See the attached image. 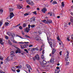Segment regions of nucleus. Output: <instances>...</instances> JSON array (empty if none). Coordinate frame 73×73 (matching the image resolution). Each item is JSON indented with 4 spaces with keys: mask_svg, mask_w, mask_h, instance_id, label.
Segmentation results:
<instances>
[{
    "mask_svg": "<svg viewBox=\"0 0 73 73\" xmlns=\"http://www.w3.org/2000/svg\"><path fill=\"white\" fill-rule=\"evenodd\" d=\"M31 27V25H28V28L26 27L25 29H24V31L25 32H27L28 33L30 31V28Z\"/></svg>",
    "mask_w": 73,
    "mask_h": 73,
    "instance_id": "nucleus-1",
    "label": "nucleus"
},
{
    "mask_svg": "<svg viewBox=\"0 0 73 73\" xmlns=\"http://www.w3.org/2000/svg\"><path fill=\"white\" fill-rule=\"evenodd\" d=\"M33 39L35 40H36V41H40V40H41V38L40 37H39L38 36L34 37Z\"/></svg>",
    "mask_w": 73,
    "mask_h": 73,
    "instance_id": "nucleus-2",
    "label": "nucleus"
},
{
    "mask_svg": "<svg viewBox=\"0 0 73 73\" xmlns=\"http://www.w3.org/2000/svg\"><path fill=\"white\" fill-rule=\"evenodd\" d=\"M46 61L45 60H43V62L41 63V65L43 66L44 65H46Z\"/></svg>",
    "mask_w": 73,
    "mask_h": 73,
    "instance_id": "nucleus-3",
    "label": "nucleus"
},
{
    "mask_svg": "<svg viewBox=\"0 0 73 73\" xmlns=\"http://www.w3.org/2000/svg\"><path fill=\"white\" fill-rule=\"evenodd\" d=\"M10 14V19H12L14 16V14L13 12L11 13Z\"/></svg>",
    "mask_w": 73,
    "mask_h": 73,
    "instance_id": "nucleus-4",
    "label": "nucleus"
},
{
    "mask_svg": "<svg viewBox=\"0 0 73 73\" xmlns=\"http://www.w3.org/2000/svg\"><path fill=\"white\" fill-rule=\"evenodd\" d=\"M46 9L45 8H43V9L41 11L44 13H45V12L46 11Z\"/></svg>",
    "mask_w": 73,
    "mask_h": 73,
    "instance_id": "nucleus-5",
    "label": "nucleus"
},
{
    "mask_svg": "<svg viewBox=\"0 0 73 73\" xmlns=\"http://www.w3.org/2000/svg\"><path fill=\"white\" fill-rule=\"evenodd\" d=\"M23 47L22 45L20 46V47L21 49H24V48H27V45H24L23 46Z\"/></svg>",
    "mask_w": 73,
    "mask_h": 73,
    "instance_id": "nucleus-6",
    "label": "nucleus"
},
{
    "mask_svg": "<svg viewBox=\"0 0 73 73\" xmlns=\"http://www.w3.org/2000/svg\"><path fill=\"white\" fill-rule=\"evenodd\" d=\"M17 49H18V50H17L16 51V53H20V48H19L17 47Z\"/></svg>",
    "mask_w": 73,
    "mask_h": 73,
    "instance_id": "nucleus-7",
    "label": "nucleus"
},
{
    "mask_svg": "<svg viewBox=\"0 0 73 73\" xmlns=\"http://www.w3.org/2000/svg\"><path fill=\"white\" fill-rule=\"evenodd\" d=\"M12 60V57H11V58H10V57H8L6 59V61H11Z\"/></svg>",
    "mask_w": 73,
    "mask_h": 73,
    "instance_id": "nucleus-8",
    "label": "nucleus"
},
{
    "mask_svg": "<svg viewBox=\"0 0 73 73\" xmlns=\"http://www.w3.org/2000/svg\"><path fill=\"white\" fill-rule=\"evenodd\" d=\"M37 60H40V57L38 55H36V56L35 57Z\"/></svg>",
    "mask_w": 73,
    "mask_h": 73,
    "instance_id": "nucleus-9",
    "label": "nucleus"
},
{
    "mask_svg": "<svg viewBox=\"0 0 73 73\" xmlns=\"http://www.w3.org/2000/svg\"><path fill=\"white\" fill-rule=\"evenodd\" d=\"M48 43L50 44L51 48H52V49H53V45H52V42H49Z\"/></svg>",
    "mask_w": 73,
    "mask_h": 73,
    "instance_id": "nucleus-10",
    "label": "nucleus"
},
{
    "mask_svg": "<svg viewBox=\"0 0 73 73\" xmlns=\"http://www.w3.org/2000/svg\"><path fill=\"white\" fill-rule=\"evenodd\" d=\"M27 68L29 69H32V68H31V67L30 65H29L27 64Z\"/></svg>",
    "mask_w": 73,
    "mask_h": 73,
    "instance_id": "nucleus-11",
    "label": "nucleus"
},
{
    "mask_svg": "<svg viewBox=\"0 0 73 73\" xmlns=\"http://www.w3.org/2000/svg\"><path fill=\"white\" fill-rule=\"evenodd\" d=\"M12 71L13 72H16V68H15L14 67H13L11 68V69Z\"/></svg>",
    "mask_w": 73,
    "mask_h": 73,
    "instance_id": "nucleus-12",
    "label": "nucleus"
},
{
    "mask_svg": "<svg viewBox=\"0 0 73 73\" xmlns=\"http://www.w3.org/2000/svg\"><path fill=\"white\" fill-rule=\"evenodd\" d=\"M27 2L28 4L29 5V4L31 3V2L32 1L31 0H27Z\"/></svg>",
    "mask_w": 73,
    "mask_h": 73,
    "instance_id": "nucleus-13",
    "label": "nucleus"
},
{
    "mask_svg": "<svg viewBox=\"0 0 73 73\" xmlns=\"http://www.w3.org/2000/svg\"><path fill=\"white\" fill-rule=\"evenodd\" d=\"M68 58H69V57H67L66 56V57L65 58V61H68L69 60Z\"/></svg>",
    "mask_w": 73,
    "mask_h": 73,
    "instance_id": "nucleus-14",
    "label": "nucleus"
},
{
    "mask_svg": "<svg viewBox=\"0 0 73 73\" xmlns=\"http://www.w3.org/2000/svg\"><path fill=\"white\" fill-rule=\"evenodd\" d=\"M50 62H52V63H53V62H54V59L53 58H51L50 59Z\"/></svg>",
    "mask_w": 73,
    "mask_h": 73,
    "instance_id": "nucleus-15",
    "label": "nucleus"
},
{
    "mask_svg": "<svg viewBox=\"0 0 73 73\" xmlns=\"http://www.w3.org/2000/svg\"><path fill=\"white\" fill-rule=\"evenodd\" d=\"M3 59L4 57H3L2 56L0 55V60H1L2 61H3Z\"/></svg>",
    "mask_w": 73,
    "mask_h": 73,
    "instance_id": "nucleus-16",
    "label": "nucleus"
},
{
    "mask_svg": "<svg viewBox=\"0 0 73 73\" xmlns=\"http://www.w3.org/2000/svg\"><path fill=\"white\" fill-rule=\"evenodd\" d=\"M34 4L35 3L32 1L31 2V3L29 4V5H31V6H33V5H34Z\"/></svg>",
    "mask_w": 73,
    "mask_h": 73,
    "instance_id": "nucleus-17",
    "label": "nucleus"
},
{
    "mask_svg": "<svg viewBox=\"0 0 73 73\" xmlns=\"http://www.w3.org/2000/svg\"><path fill=\"white\" fill-rule=\"evenodd\" d=\"M56 52V49H53L52 52V54H54V53H55V52Z\"/></svg>",
    "mask_w": 73,
    "mask_h": 73,
    "instance_id": "nucleus-18",
    "label": "nucleus"
},
{
    "mask_svg": "<svg viewBox=\"0 0 73 73\" xmlns=\"http://www.w3.org/2000/svg\"><path fill=\"white\" fill-rule=\"evenodd\" d=\"M13 11V8H11L9 9V11L10 12H12Z\"/></svg>",
    "mask_w": 73,
    "mask_h": 73,
    "instance_id": "nucleus-19",
    "label": "nucleus"
},
{
    "mask_svg": "<svg viewBox=\"0 0 73 73\" xmlns=\"http://www.w3.org/2000/svg\"><path fill=\"white\" fill-rule=\"evenodd\" d=\"M47 21L49 24H51L52 23V20H47Z\"/></svg>",
    "mask_w": 73,
    "mask_h": 73,
    "instance_id": "nucleus-20",
    "label": "nucleus"
},
{
    "mask_svg": "<svg viewBox=\"0 0 73 73\" xmlns=\"http://www.w3.org/2000/svg\"><path fill=\"white\" fill-rule=\"evenodd\" d=\"M59 45H63V43H62V42L61 40H60L59 41Z\"/></svg>",
    "mask_w": 73,
    "mask_h": 73,
    "instance_id": "nucleus-21",
    "label": "nucleus"
},
{
    "mask_svg": "<svg viewBox=\"0 0 73 73\" xmlns=\"http://www.w3.org/2000/svg\"><path fill=\"white\" fill-rule=\"evenodd\" d=\"M7 34L8 35H9V36H11V33H10V32H7Z\"/></svg>",
    "mask_w": 73,
    "mask_h": 73,
    "instance_id": "nucleus-22",
    "label": "nucleus"
},
{
    "mask_svg": "<svg viewBox=\"0 0 73 73\" xmlns=\"http://www.w3.org/2000/svg\"><path fill=\"white\" fill-rule=\"evenodd\" d=\"M37 12L36 11H35L34 12H32V13H33V15H37Z\"/></svg>",
    "mask_w": 73,
    "mask_h": 73,
    "instance_id": "nucleus-23",
    "label": "nucleus"
},
{
    "mask_svg": "<svg viewBox=\"0 0 73 73\" xmlns=\"http://www.w3.org/2000/svg\"><path fill=\"white\" fill-rule=\"evenodd\" d=\"M43 22L45 23V24H46L48 23V22H47V21H46V20H44V21H43Z\"/></svg>",
    "mask_w": 73,
    "mask_h": 73,
    "instance_id": "nucleus-24",
    "label": "nucleus"
},
{
    "mask_svg": "<svg viewBox=\"0 0 73 73\" xmlns=\"http://www.w3.org/2000/svg\"><path fill=\"white\" fill-rule=\"evenodd\" d=\"M69 52L68 51H67V55L66 56L67 57H69Z\"/></svg>",
    "mask_w": 73,
    "mask_h": 73,
    "instance_id": "nucleus-25",
    "label": "nucleus"
},
{
    "mask_svg": "<svg viewBox=\"0 0 73 73\" xmlns=\"http://www.w3.org/2000/svg\"><path fill=\"white\" fill-rule=\"evenodd\" d=\"M28 15H29V13H26L24 14L25 16H28Z\"/></svg>",
    "mask_w": 73,
    "mask_h": 73,
    "instance_id": "nucleus-26",
    "label": "nucleus"
},
{
    "mask_svg": "<svg viewBox=\"0 0 73 73\" xmlns=\"http://www.w3.org/2000/svg\"><path fill=\"white\" fill-rule=\"evenodd\" d=\"M69 62H66V66H68L69 65Z\"/></svg>",
    "mask_w": 73,
    "mask_h": 73,
    "instance_id": "nucleus-27",
    "label": "nucleus"
},
{
    "mask_svg": "<svg viewBox=\"0 0 73 73\" xmlns=\"http://www.w3.org/2000/svg\"><path fill=\"white\" fill-rule=\"evenodd\" d=\"M53 4H57V2L56 1H53L52 3Z\"/></svg>",
    "mask_w": 73,
    "mask_h": 73,
    "instance_id": "nucleus-28",
    "label": "nucleus"
},
{
    "mask_svg": "<svg viewBox=\"0 0 73 73\" xmlns=\"http://www.w3.org/2000/svg\"><path fill=\"white\" fill-rule=\"evenodd\" d=\"M55 73H58V70H56L55 71Z\"/></svg>",
    "mask_w": 73,
    "mask_h": 73,
    "instance_id": "nucleus-29",
    "label": "nucleus"
},
{
    "mask_svg": "<svg viewBox=\"0 0 73 73\" xmlns=\"http://www.w3.org/2000/svg\"><path fill=\"white\" fill-rule=\"evenodd\" d=\"M17 8H19V9H21V8H22V7L20 5H18Z\"/></svg>",
    "mask_w": 73,
    "mask_h": 73,
    "instance_id": "nucleus-30",
    "label": "nucleus"
},
{
    "mask_svg": "<svg viewBox=\"0 0 73 73\" xmlns=\"http://www.w3.org/2000/svg\"><path fill=\"white\" fill-rule=\"evenodd\" d=\"M70 20H71V22H72V23H73V17H71V18L70 19Z\"/></svg>",
    "mask_w": 73,
    "mask_h": 73,
    "instance_id": "nucleus-31",
    "label": "nucleus"
},
{
    "mask_svg": "<svg viewBox=\"0 0 73 73\" xmlns=\"http://www.w3.org/2000/svg\"><path fill=\"white\" fill-rule=\"evenodd\" d=\"M11 35L13 37H15V34L14 33H11Z\"/></svg>",
    "mask_w": 73,
    "mask_h": 73,
    "instance_id": "nucleus-32",
    "label": "nucleus"
},
{
    "mask_svg": "<svg viewBox=\"0 0 73 73\" xmlns=\"http://www.w3.org/2000/svg\"><path fill=\"white\" fill-rule=\"evenodd\" d=\"M57 39L58 40V41H60V37H59V36L57 37Z\"/></svg>",
    "mask_w": 73,
    "mask_h": 73,
    "instance_id": "nucleus-33",
    "label": "nucleus"
},
{
    "mask_svg": "<svg viewBox=\"0 0 73 73\" xmlns=\"http://www.w3.org/2000/svg\"><path fill=\"white\" fill-rule=\"evenodd\" d=\"M8 44H10V45H11L12 44L11 43V41H10V40H9L8 41Z\"/></svg>",
    "mask_w": 73,
    "mask_h": 73,
    "instance_id": "nucleus-34",
    "label": "nucleus"
},
{
    "mask_svg": "<svg viewBox=\"0 0 73 73\" xmlns=\"http://www.w3.org/2000/svg\"><path fill=\"white\" fill-rule=\"evenodd\" d=\"M23 27H25L27 26L26 24L25 23H24L23 25Z\"/></svg>",
    "mask_w": 73,
    "mask_h": 73,
    "instance_id": "nucleus-35",
    "label": "nucleus"
},
{
    "mask_svg": "<svg viewBox=\"0 0 73 73\" xmlns=\"http://www.w3.org/2000/svg\"><path fill=\"white\" fill-rule=\"evenodd\" d=\"M21 68H22L21 66H18V69H21Z\"/></svg>",
    "mask_w": 73,
    "mask_h": 73,
    "instance_id": "nucleus-36",
    "label": "nucleus"
},
{
    "mask_svg": "<svg viewBox=\"0 0 73 73\" xmlns=\"http://www.w3.org/2000/svg\"><path fill=\"white\" fill-rule=\"evenodd\" d=\"M35 27V25H32L31 26V28H34Z\"/></svg>",
    "mask_w": 73,
    "mask_h": 73,
    "instance_id": "nucleus-37",
    "label": "nucleus"
},
{
    "mask_svg": "<svg viewBox=\"0 0 73 73\" xmlns=\"http://www.w3.org/2000/svg\"><path fill=\"white\" fill-rule=\"evenodd\" d=\"M62 6L63 7V6H64V5H65V4H64V2H62Z\"/></svg>",
    "mask_w": 73,
    "mask_h": 73,
    "instance_id": "nucleus-38",
    "label": "nucleus"
},
{
    "mask_svg": "<svg viewBox=\"0 0 73 73\" xmlns=\"http://www.w3.org/2000/svg\"><path fill=\"white\" fill-rule=\"evenodd\" d=\"M16 71H17V73H19V72H20V70L19 69H18L16 70Z\"/></svg>",
    "mask_w": 73,
    "mask_h": 73,
    "instance_id": "nucleus-39",
    "label": "nucleus"
},
{
    "mask_svg": "<svg viewBox=\"0 0 73 73\" xmlns=\"http://www.w3.org/2000/svg\"><path fill=\"white\" fill-rule=\"evenodd\" d=\"M31 20H32V21H35V18L33 17L32 19Z\"/></svg>",
    "mask_w": 73,
    "mask_h": 73,
    "instance_id": "nucleus-40",
    "label": "nucleus"
},
{
    "mask_svg": "<svg viewBox=\"0 0 73 73\" xmlns=\"http://www.w3.org/2000/svg\"><path fill=\"white\" fill-rule=\"evenodd\" d=\"M3 22L1 21H0V27L1 26V25L2 24Z\"/></svg>",
    "mask_w": 73,
    "mask_h": 73,
    "instance_id": "nucleus-41",
    "label": "nucleus"
},
{
    "mask_svg": "<svg viewBox=\"0 0 73 73\" xmlns=\"http://www.w3.org/2000/svg\"><path fill=\"white\" fill-rule=\"evenodd\" d=\"M5 38L6 39H8V38H9L8 36H5Z\"/></svg>",
    "mask_w": 73,
    "mask_h": 73,
    "instance_id": "nucleus-42",
    "label": "nucleus"
},
{
    "mask_svg": "<svg viewBox=\"0 0 73 73\" xmlns=\"http://www.w3.org/2000/svg\"><path fill=\"white\" fill-rule=\"evenodd\" d=\"M14 53V52H11L10 55H13Z\"/></svg>",
    "mask_w": 73,
    "mask_h": 73,
    "instance_id": "nucleus-43",
    "label": "nucleus"
},
{
    "mask_svg": "<svg viewBox=\"0 0 73 73\" xmlns=\"http://www.w3.org/2000/svg\"><path fill=\"white\" fill-rule=\"evenodd\" d=\"M19 29H21V30L22 29H23V28L22 27V26H20L19 27Z\"/></svg>",
    "mask_w": 73,
    "mask_h": 73,
    "instance_id": "nucleus-44",
    "label": "nucleus"
},
{
    "mask_svg": "<svg viewBox=\"0 0 73 73\" xmlns=\"http://www.w3.org/2000/svg\"><path fill=\"white\" fill-rule=\"evenodd\" d=\"M24 50H25V51L26 52V53H28V50H27V49H25Z\"/></svg>",
    "mask_w": 73,
    "mask_h": 73,
    "instance_id": "nucleus-45",
    "label": "nucleus"
},
{
    "mask_svg": "<svg viewBox=\"0 0 73 73\" xmlns=\"http://www.w3.org/2000/svg\"><path fill=\"white\" fill-rule=\"evenodd\" d=\"M8 24H9V23L8 22H6L5 23V25H8Z\"/></svg>",
    "mask_w": 73,
    "mask_h": 73,
    "instance_id": "nucleus-46",
    "label": "nucleus"
},
{
    "mask_svg": "<svg viewBox=\"0 0 73 73\" xmlns=\"http://www.w3.org/2000/svg\"><path fill=\"white\" fill-rule=\"evenodd\" d=\"M25 37H26L27 38H30V37L28 36V35H25Z\"/></svg>",
    "mask_w": 73,
    "mask_h": 73,
    "instance_id": "nucleus-47",
    "label": "nucleus"
},
{
    "mask_svg": "<svg viewBox=\"0 0 73 73\" xmlns=\"http://www.w3.org/2000/svg\"><path fill=\"white\" fill-rule=\"evenodd\" d=\"M32 48H30L28 49V50H29L30 51H32Z\"/></svg>",
    "mask_w": 73,
    "mask_h": 73,
    "instance_id": "nucleus-48",
    "label": "nucleus"
},
{
    "mask_svg": "<svg viewBox=\"0 0 73 73\" xmlns=\"http://www.w3.org/2000/svg\"><path fill=\"white\" fill-rule=\"evenodd\" d=\"M21 24H18L16 26H15L14 27H18V26H20L21 25Z\"/></svg>",
    "mask_w": 73,
    "mask_h": 73,
    "instance_id": "nucleus-49",
    "label": "nucleus"
},
{
    "mask_svg": "<svg viewBox=\"0 0 73 73\" xmlns=\"http://www.w3.org/2000/svg\"><path fill=\"white\" fill-rule=\"evenodd\" d=\"M32 46H33V45L32 44H30L29 46V48H31L32 47Z\"/></svg>",
    "mask_w": 73,
    "mask_h": 73,
    "instance_id": "nucleus-50",
    "label": "nucleus"
},
{
    "mask_svg": "<svg viewBox=\"0 0 73 73\" xmlns=\"http://www.w3.org/2000/svg\"><path fill=\"white\" fill-rule=\"evenodd\" d=\"M36 57H35L33 58V60L35 61L36 60Z\"/></svg>",
    "mask_w": 73,
    "mask_h": 73,
    "instance_id": "nucleus-51",
    "label": "nucleus"
},
{
    "mask_svg": "<svg viewBox=\"0 0 73 73\" xmlns=\"http://www.w3.org/2000/svg\"><path fill=\"white\" fill-rule=\"evenodd\" d=\"M41 58L42 59H43V58H44V55H42V56H41Z\"/></svg>",
    "mask_w": 73,
    "mask_h": 73,
    "instance_id": "nucleus-52",
    "label": "nucleus"
},
{
    "mask_svg": "<svg viewBox=\"0 0 73 73\" xmlns=\"http://www.w3.org/2000/svg\"><path fill=\"white\" fill-rule=\"evenodd\" d=\"M27 8H31V7H30V6H29V5L27 6Z\"/></svg>",
    "mask_w": 73,
    "mask_h": 73,
    "instance_id": "nucleus-53",
    "label": "nucleus"
},
{
    "mask_svg": "<svg viewBox=\"0 0 73 73\" xmlns=\"http://www.w3.org/2000/svg\"><path fill=\"white\" fill-rule=\"evenodd\" d=\"M0 42H3V39H0Z\"/></svg>",
    "mask_w": 73,
    "mask_h": 73,
    "instance_id": "nucleus-54",
    "label": "nucleus"
},
{
    "mask_svg": "<svg viewBox=\"0 0 73 73\" xmlns=\"http://www.w3.org/2000/svg\"><path fill=\"white\" fill-rule=\"evenodd\" d=\"M19 43L20 44H23L24 43H23V42H19Z\"/></svg>",
    "mask_w": 73,
    "mask_h": 73,
    "instance_id": "nucleus-55",
    "label": "nucleus"
},
{
    "mask_svg": "<svg viewBox=\"0 0 73 73\" xmlns=\"http://www.w3.org/2000/svg\"><path fill=\"white\" fill-rule=\"evenodd\" d=\"M0 43L2 45H3L4 44V42H3L2 43L1 42H0Z\"/></svg>",
    "mask_w": 73,
    "mask_h": 73,
    "instance_id": "nucleus-56",
    "label": "nucleus"
},
{
    "mask_svg": "<svg viewBox=\"0 0 73 73\" xmlns=\"http://www.w3.org/2000/svg\"><path fill=\"white\" fill-rule=\"evenodd\" d=\"M3 12V10L0 9V12H1V13H2Z\"/></svg>",
    "mask_w": 73,
    "mask_h": 73,
    "instance_id": "nucleus-57",
    "label": "nucleus"
},
{
    "mask_svg": "<svg viewBox=\"0 0 73 73\" xmlns=\"http://www.w3.org/2000/svg\"><path fill=\"white\" fill-rule=\"evenodd\" d=\"M36 49L35 48H33V51H35V50H36Z\"/></svg>",
    "mask_w": 73,
    "mask_h": 73,
    "instance_id": "nucleus-58",
    "label": "nucleus"
},
{
    "mask_svg": "<svg viewBox=\"0 0 73 73\" xmlns=\"http://www.w3.org/2000/svg\"><path fill=\"white\" fill-rule=\"evenodd\" d=\"M62 51H61L60 52H59V54H60V55H61L62 54Z\"/></svg>",
    "mask_w": 73,
    "mask_h": 73,
    "instance_id": "nucleus-59",
    "label": "nucleus"
},
{
    "mask_svg": "<svg viewBox=\"0 0 73 73\" xmlns=\"http://www.w3.org/2000/svg\"><path fill=\"white\" fill-rule=\"evenodd\" d=\"M5 73L4 72H3V71H0V73Z\"/></svg>",
    "mask_w": 73,
    "mask_h": 73,
    "instance_id": "nucleus-60",
    "label": "nucleus"
},
{
    "mask_svg": "<svg viewBox=\"0 0 73 73\" xmlns=\"http://www.w3.org/2000/svg\"><path fill=\"white\" fill-rule=\"evenodd\" d=\"M13 42H14L15 43H17V42L15 40H13Z\"/></svg>",
    "mask_w": 73,
    "mask_h": 73,
    "instance_id": "nucleus-61",
    "label": "nucleus"
},
{
    "mask_svg": "<svg viewBox=\"0 0 73 73\" xmlns=\"http://www.w3.org/2000/svg\"><path fill=\"white\" fill-rule=\"evenodd\" d=\"M15 67L17 68L18 69V66H15Z\"/></svg>",
    "mask_w": 73,
    "mask_h": 73,
    "instance_id": "nucleus-62",
    "label": "nucleus"
},
{
    "mask_svg": "<svg viewBox=\"0 0 73 73\" xmlns=\"http://www.w3.org/2000/svg\"><path fill=\"white\" fill-rule=\"evenodd\" d=\"M71 39H73V35H72L71 36Z\"/></svg>",
    "mask_w": 73,
    "mask_h": 73,
    "instance_id": "nucleus-63",
    "label": "nucleus"
},
{
    "mask_svg": "<svg viewBox=\"0 0 73 73\" xmlns=\"http://www.w3.org/2000/svg\"><path fill=\"white\" fill-rule=\"evenodd\" d=\"M56 68L57 69H60V68H59V67L57 66L56 67Z\"/></svg>",
    "mask_w": 73,
    "mask_h": 73,
    "instance_id": "nucleus-64",
    "label": "nucleus"
}]
</instances>
